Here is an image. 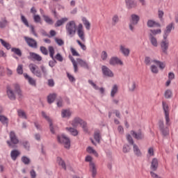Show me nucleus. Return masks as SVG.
Instances as JSON below:
<instances>
[{"instance_id": "f257e3e1", "label": "nucleus", "mask_w": 178, "mask_h": 178, "mask_svg": "<svg viewBox=\"0 0 178 178\" xmlns=\"http://www.w3.org/2000/svg\"><path fill=\"white\" fill-rule=\"evenodd\" d=\"M65 29L67 35L71 38L76 35V31H77V26L76 25V22L70 21L65 25Z\"/></svg>"}, {"instance_id": "f03ea898", "label": "nucleus", "mask_w": 178, "mask_h": 178, "mask_svg": "<svg viewBox=\"0 0 178 178\" xmlns=\"http://www.w3.org/2000/svg\"><path fill=\"white\" fill-rule=\"evenodd\" d=\"M57 140L60 144H63L64 147L67 149L70 148V139L65 136V134L58 135Z\"/></svg>"}, {"instance_id": "7ed1b4c3", "label": "nucleus", "mask_w": 178, "mask_h": 178, "mask_svg": "<svg viewBox=\"0 0 178 178\" xmlns=\"http://www.w3.org/2000/svg\"><path fill=\"white\" fill-rule=\"evenodd\" d=\"M139 22H140V16L136 14H132L131 15L130 23L129 24V30L134 32L135 30L134 26H137Z\"/></svg>"}, {"instance_id": "20e7f679", "label": "nucleus", "mask_w": 178, "mask_h": 178, "mask_svg": "<svg viewBox=\"0 0 178 178\" xmlns=\"http://www.w3.org/2000/svg\"><path fill=\"white\" fill-rule=\"evenodd\" d=\"M162 108L165 115V123L167 126H170V119L169 118V106L166 102H162Z\"/></svg>"}, {"instance_id": "39448f33", "label": "nucleus", "mask_w": 178, "mask_h": 178, "mask_svg": "<svg viewBox=\"0 0 178 178\" xmlns=\"http://www.w3.org/2000/svg\"><path fill=\"white\" fill-rule=\"evenodd\" d=\"M48 49L49 52V56L52 59V60L49 62V66H50V67H54V66H55V65L57 63L56 60L55 59V56H54V55H55V49H54V47L49 46Z\"/></svg>"}, {"instance_id": "423d86ee", "label": "nucleus", "mask_w": 178, "mask_h": 178, "mask_svg": "<svg viewBox=\"0 0 178 178\" xmlns=\"http://www.w3.org/2000/svg\"><path fill=\"white\" fill-rule=\"evenodd\" d=\"M159 127L163 137H166L169 134V128L168 127H165L163 120L159 121Z\"/></svg>"}, {"instance_id": "0eeeda50", "label": "nucleus", "mask_w": 178, "mask_h": 178, "mask_svg": "<svg viewBox=\"0 0 178 178\" xmlns=\"http://www.w3.org/2000/svg\"><path fill=\"white\" fill-rule=\"evenodd\" d=\"M24 40H25L27 45H29V47H30V48H33V49H37L38 45L37 41H35V40H34L32 38L27 37V36L24 37Z\"/></svg>"}, {"instance_id": "6e6552de", "label": "nucleus", "mask_w": 178, "mask_h": 178, "mask_svg": "<svg viewBox=\"0 0 178 178\" xmlns=\"http://www.w3.org/2000/svg\"><path fill=\"white\" fill-rule=\"evenodd\" d=\"M29 69L33 74L37 77H42V74H41V71L38 70V66H37L35 64H30Z\"/></svg>"}, {"instance_id": "1a4fd4ad", "label": "nucleus", "mask_w": 178, "mask_h": 178, "mask_svg": "<svg viewBox=\"0 0 178 178\" xmlns=\"http://www.w3.org/2000/svg\"><path fill=\"white\" fill-rule=\"evenodd\" d=\"M13 88L15 90V92H16L18 96V101H22L23 99L24 95H23V91L20 88V85H19V83H14Z\"/></svg>"}, {"instance_id": "9d476101", "label": "nucleus", "mask_w": 178, "mask_h": 178, "mask_svg": "<svg viewBox=\"0 0 178 178\" xmlns=\"http://www.w3.org/2000/svg\"><path fill=\"white\" fill-rule=\"evenodd\" d=\"M161 48L162 52L168 55V49H169V40H168V38H163V40L161 42Z\"/></svg>"}, {"instance_id": "9b49d317", "label": "nucleus", "mask_w": 178, "mask_h": 178, "mask_svg": "<svg viewBox=\"0 0 178 178\" xmlns=\"http://www.w3.org/2000/svg\"><path fill=\"white\" fill-rule=\"evenodd\" d=\"M102 71L103 75L105 76L106 77H113V72H112V70H111V69H109L106 65H102Z\"/></svg>"}, {"instance_id": "f8f14e48", "label": "nucleus", "mask_w": 178, "mask_h": 178, "mask_svg": "<svg viewBox=\"0 0 178 178\" xmlns=\"http://www.w3.org/2000/svg\"><path fill=\"white\" fill-rule=\"evenodd\" d=\"M6 94L10 101H16V94L12 88L7 87Z\"/></svg>"}, {"instance_id": "ddd939ff", "label": "nucleus", "mask_w": 178, "mask_h": 178, "mask_svg": "<svg viewBox=\"0 0 178 178\" xmlns=\"http://www.w3.org/2000/svg\"><path fill=\"white\" fill-rule=\"evenodd\" d=\"M28 59L30 60H37V62H41V60H42V57H41L40 54H37L34 52H29Z\"/></svg>"}, {"instance_id": "4468645a", "label": "nucleus", "mask_w": 178, "mask_h": 178, "mask_svg": "<svg viewBox=\"0 0 178 178\" xmlns=\"http://www.w3.org/2000/svg\"><path fill=\"white\" fill-rule=\"evenodd\" d=\"M172 29L175 30V24H173V22H171L166 26V29L164 31L163 38H168V36L169 35V34H170V32L172 31Z\"/></svg>"}, {"instance_id": "2eb2a0df", "label": "nucleus", "mask_w": 178, "mask_h": 178, "mask_svg": "<svg viewBox=\"0 0 178 178\" xmlns=\"http://www.w3.org/2000/svg\"><path fill=\"white\" fill-rule=\"evenodd\" d=\"M131 134L133 136L134 138H136V140L144 139V134L141 131V130H139L138 132H136L134 131H131Z\"/></svg>"}, {"instance_id": "dca6fc26", "label": "nucleus", "mask_w": 178, "mask_h": 178, "mask_svg": "<svg viewBox=\"0 0 178 178\" xmlns=\"http://www.w3.org/2000/svg\"><path fill=\"white\" fill-rule=\"evenodd\" d=\"M77 63L81 66V67H83V69H86L87 70H90V65L88 62L81 59L76 58Z\"/></svg>"}, {"instance_id": "f3484780", "label": "nucleus", "mask_w": 178, "mask_h": 178, "mask_svg": "<svg viewBox=\"0 0 178 178\" xmlns=\"http://www.w3.org/2000/svg\"><path fill=\"white\" fill-rule=\"evenodd\" d=\"M120 51L126 58H127V56H129V55H130V49L127 48L126 46H124L123 44H121L120 46Z\"/></svg>"}, {"instance_id": "a211bd4d", "label": "nucleus", "mask_w": 178, "mask_h": 178, "mask_svg": "<svg viewBox=\"0 0 178 178\" xmlns=\"http://www.w3.org/2000/svg\"><path fill=\"white\" fill-rule=\"evenodd\" d=\"M24 76L25 77L26 80L28 81V83L30 84V86H32L33 87H37V81L29 76L26 73H24Z\"/></svg>"}, {"instance_id": "6ab92c4d", "label": "nucleus", "mask_w": 178, "mask_h": 178, "mask_svg": "<svg viewBox=\"0 0 178 178\" xmlns=\"http://www.w3.org/2000/svg\"><path fill=\"white\" fill-rule=\"evenodd\" d=\"M110 65L111 66H115V65H123V61L119 59L118 57H112L109 60Z\"/></svg>"}, {"instance_id": "aec40b11", "label": "nucleus", "mask_w": 178, "mask_h": 178, "mask_svg": "<svg viewBox=\"0 0 178 178\" xmlns=\"http://www.w3.org/2000/svg\"><path fill=\"white\" fill-rule=\"evenodd\" d=\"M125 4L128 9L137 8V2L134 0H125Z\"/></svg>"}, {"instance_id": "412c9836", "label": "nucleus", "mask_w": 178, "mask_h": 178, "mask_svg": "<svg viewBox=\"0 0 178 178\" xmlns=\"http://www.w3.org/2000/svg\"><path fill=\"white\" fill-rule=\"evenodd\" d=\"M10 140L13 144H19V139L16 136L15 131H10Z\"/></svg>"}, {"instance_id": "4be33fe9", "label": "nucleus", "mask_w": 178, "mask_h": 178, "mask_svg": "<svg viewBox=\"0 0 178 178\" xmlns=\"http://www.w3.org/2000/svg\"><path fill=\"white\" fill-rule=\"evenodd\" d=\"M147 27H149L150 29L152 27H161V24L152 20L149 19L147 22Z\"/></svg>"}, {"instance_id": "5701e85b", "label": "nucleus", "mask_w": 178, "mask_h": 178, "mask_svg": "<svg viewBox=\"0 0 178 178\" xmlns=\"http://www.w3.org/2000/svg\"><path fill=\"white\" fill-rule=\"evenodd\" d=\"M88 83L93 87V88H95V90H99L101 94L105 93V88L98 87L92 80H88Z\"/></svg>"}, {"instance_id": "b1692460", "label": "nucleus", "mask_w": 178, "mask_h": 178, "mask_svg": "<svg viewBox=\"0 0 178 178\" xmlns=\"http://www.w3.org/2000/svg\"><path fill=\"white\" fill-rule=\"evenodd\" d=\"M82 122H83V119L79 117H76L72 121L71 124L73 127H77V126H79V124H81Z\"/></svg>"}, {"instance_id": "393cba45", "label": "nucleus", "mask_w": 178, "mask_h": 178, "mask_svg": "<svg viewBox=\"0 0 178 178\" xmlns=\"http://www.w3.org/2000/svg\"><path fill=\"white\" fill-rule=\"evenodd\" d=\"M68 20L69 19H67V17L61 18L60 19L56 21L54 26L55 27H60V26L65 24V23H66V22H67Z\"/></svg>"}, {"instance_id": "a878e982", "label": "nucleus", "mask_w": 178, "mask_h": 178, "mask_svg": "<svg viewBox=\"0 0 178 178\" xmlns=\"http://www.w3.org/2000/svg\"><path fill=\"white\" fill-rule=\"evenodd\" d=\"M68 58H69V59H70V60L74 66V73H77V72H79V67H77V63L76 62V60H74V58L73 56H72V55H69Z\"/></svg>"}, {"instance_id": "bb28decb", "label": "nucleus", "mask_w": 178, "mask_h": 178, "mask_svg": "<svg viewBox=\"0 0 178 178\" xmlns=\"http://www.w3.org/2000/svg\"><path fill=\"white\" fill-rule=\"evenodd\" d=\"M20 155V152L17 149H13L10 152V157L13 161H16L17 159V156Z\"/></svg>"}, {"instance_id": "cd10ccee", "label": "nucleus", "mask_w": 178, "mask_h": 178, "mask_svg": "<svg viewBox=\"0 0 178 178\" xmlns=\"http://www.w3.org/2000/svg\"><path fill=\"white\" fill-rule=\"evenodd\" d=\"M0 122L3 124V126H6V127H8V124L9 123V119L8 117L0 115Z\"/></svg>"}, {"instance_id": "c85d7f7f", "label": "nucleus", "mask_w": 178, "mask_h": 178, "mask_svg": "<svg viewBox=\"0 0 178 178\" xmlns=\"http://www.w3.org/2000/svg\"><path fill=\"white\" fill-rule=\"evenodd\" d=\"M61 116L62 118H70L72 116V111L70 109L62 110Z\"/></svg>"}, {"instance_id": "c756f323", "label": "nucleus", "mask_w": 178, "mask_h": 178, "mask_svg": "<svg viewBox=\"0 0 178 178\" xmlns=\"http://www.w3.org/2000/svg\"><path fill=\"white\" fill-rule=\"evenodd\" d=\"M90 168L92 172V177H95V176H97V168L95 167V164L92 162H90Z\"/></svg>"}, {"instance_id": "7c9ffc66", "label": "nucleus", "mask_w": 178, "mask_h": 178, "mask_svg": "<svg viewBox=\"0 0 178 178\" xmlns=\"http://www.w3.org/2000/svg\"><path fill=\"white\" fill-rule=\"evenodd\" d=\"M138 87V85H137V83H136V81H132L129 86V91H130V92H134L136 88Z\"/></svg>"}, {"instance_id": "2f4dec72", "label": "nucleus", "mask_w": 178, "mask_h": 178, "mask_svg": "<svg viewBox=\"0 0 178 178\" xmlns=\"http://www.w3.org/2000/svg\"><path fill=\"white\" fill-rule=\"evenodd\" d=\"M42 17L47 24H49L50 26H52V24H54V19H52V18H50L49 16L42 15Z\"/></svg>"}, {"instance_id": "473e14b6", "label": "nucleus", "mask_w": 178, "mask_h": 178, "mask_svg": "<svg viewBox=\"0 0 178 178\" xmlns=\"http://www.w3.org/2000/svg\"><path fill=\"white\" fill-rule=\"evenodd\" d=\"M133 149H134V154H135L136 156H141L142 155L141 150H140V148L136 144L133 145Z\"/></svg>"}, {"instance_id": "72a5a7b5", "label": "nucleus", "mask_w": 178, "mask_h": 178, "mask_svg": "<svg viewBox=\"0 0 178 178\" xmlns=\"http://www.w3.org/2000/svg\"><path fill=\"white\" fill-rule=\"evenodd\" d=\"M0 42H1V45H3L4 47V48H6V49H7L8 51H9V49H10V48H12V45H10V44H9V42L5 41L2 38H0Z\"/></svg>"}, {"instance_id": "f704fd0d", "label": "nucleus", "mask_w": 178, "mask_h": 178, "mask_svg": "<svg viewBox=\"0 0 178 178\" xmlns=\"http://www.w3.org/2000/svg\"><path fill=\"white\" fill-rule=\"evenodd\" d=\"M77 35L81 41H86V34L84 33V30H77Z\"/></svg>"}, {"instance_id": "c9c22d12", "label": "nucleus", "mask_w": 178, "mask_h": 178, "mask_svg": "<svg viewBox=\"0 0 178 178\" xmlns=\"http://www.w3.org/2000/svg\"><path fill=\"white\" fill-rule=\"evenodd\" d=\"M65 130L69 131L72 134V136H76L79 134V131H77V129H76L74 128L66 127Z\"/></svg>"}, {"instance_id": "e433bc0d", "label": "nucleus", "mask_w": 178, "mask_h": 178, "mask_svg": "<svg viewBox=\"0 0 178 178\" xmlns=\"http://www.w3.org/2000/svg\"><path fill=\"white\" fill-rule=\"evenodd\" d=\"M149 40H150V42H151L152 45H153V47H158V41L156 40V38L155 37H154V35H152V34L149 35Z\"/></svg>"}, {"instance_id": "4c0bfd02", "label": "nucleus", "mask_w": 178, "mask_h": 178, "mask_svg": "<svg viewBox=\"0 0 178 178\" xmlns=\"http://www.w3.org/2000/svg\"><path fill=\"white\" fill-rule=\"evenodd\" d=\"M56 99V94H55V93L50 94L47 97V102H48V104H52L55 101Z\"/></svg>"}, {"instance_id": "58836bf2", "label": "nucleus", "mask_w": 178, "mask_h": 178, "mask_svg": "<svg viewBox=\"0 0 178 178\" xmlns=\"http://www.w3.org/2000/svg\"><path fill=\"white\" fill-rule=\"evenodd\" d=\"M57 162L60 166L63 168L65 170H66V163H65V161L62 159L60 157H57Z\"/></svg>"}, {"instance_id": "ea45409f", "label": "nucleus", "mask_w": 178, "mask_h": 178, "mask_svg": "<svg viewBox=\"0 0 178 178\" xmlns=\"http://www.w3.org/2000/svg\"><path fill=\"white\" fill-rule=\"evenodd\" d=\"M82 22L86 26V30H90V29H91V24L90 23V22H88V20H87V18L83 17Z\"/></svg>"}, {"instance_id": "a19ab883", "label": "nucleus", "mask_w": 178, "mask_h": 178, "mask_svg": "<svg viewBox=\"0 0 178 178\" xmlns=\"http://www.w3.org/2000/svg\"><path fill=\"white\" fill-rule=\"evenodd\" d=\"M94 138L98 144L101 142V134L99 133V131H96L94 134Z\"/></svg>"}, {"instance_id": "79ce46f5", "label": "nucleus", "mask_w": 178, "mask_h": 178, "mask_svg": "<svg viewBox=\"0 0 178 178\" xmlns=\"http://www.w3.org/2000/svg\"><path fill=\"white\" fill-rule=\"evenodd\" d=\"M11 52H14L15 54V55H17V56H19V58L22 55V50H20V49H19V48L13 47L11 49Z\"/></svg>"}, {"instance_id": "37998d69", "label": "nucleus", "mask_w": 178, "mask_h": 178, "mask_svg": "<svg viewBox=\"0 0 178 178\" xmlns=\"http://www.w3.org/2000/svg\"><path fill=\"white\" fill-rule=\"evenodd\" d=\"M118 92V85H114L111 89V97L115 98V95Z\"/></svg>"}, {"instance_id": "c03bdc74", "label": "nucleus", "mask_w": 178, "mask_h": 178, "mask_svg": "<svg viewBox=\"0 0 178 178\" xmlns=\"http://www.w3.org/2000/svg\"><path fill=\"white\" fill-rule=\"evenodd\" d=\"M119 23V16L118 15H114L112 17V26H116Z\"/></svg>"}, {"instance_id": "a18cd8bd", "label": "nucleus", "mask_w": 178, "mask_h": 178, "mask_svg": "<svg viewBox=\"0 0 178 178\" xmlns=\"http://www.w3.org/2000/svg\"><path fill=\"white\" fill-rule=\"evenodd\" d=\"M80 126L82 127V129L85 133H88V127L87 122H86V121L82 120Z\"/></svg>"}, {"instance_id": "49530a36", "label": "nucleus", "mask_w": 178, "mask_h": 178, "mask_svg": "<svg viewBox=\"0 0 178 178\" xmlns=\"http://www.w3.org/2000/svg\"><path fill=\"white\" fill-rule=\"evenodd\" d=\"M154 63H155L156 65H157V66H159V67L160 69H161V70H163V69H165V63L159 61V60H153Z\"/></svg>"}, {"instance_id": "de8ad7c7", "label": "nucleus", "mask_w": 178, "mask_h": 178, "mask_svg": "<svg viewBox=\"0 0 178 178\" xmlns=\"http://www.w3.org/2000/svg\"><path fill=\"white\" fill-rule=\"evenodd\" d=\"M21 21L26 26V27H30V24H29V21L27 20V18L24 17L22 14H21Z\"/></svg>"}, {"instance_id": "09e8293b", "label": "nucleus", "mask_w": 178, "mask_h": 178, "mask_svg": "<svg viewBox=\"0 0 178 178\" xmlns=\"http://www.w3.org/2000/svg\"><path fill=\"white\" fill-rule=\"evenodd\" d=\"M172 92L170 90H167L164 92V97L166 98V99H170V98H172Z\"/></svg>"}, {"instance_id": "8fccbe9b", "label": "nucleus", "mask_w": 178, "mask_h": 178, "mask_svg": "<svg viewBox=\"0 0 178 178\" xmlns=\"http://www.w3.org/2000/svg\"><path fill=\"white\" fill-rule=\"evenodd\" d=\"M18 116L23 118V119H27V115L23 110H17Z\"/></svg>"}, {"instance_id": "3c124183", "label": "nucleus", "mask_w": 178, "mask_h": 178, "mask_svg": "<svg viewBox=\"0 0 178 178\" xmlns=\"http://www.w3.org/2000/svg\"><path fill=\"white\" fill-rule=\"evenodd\" d=\"M131 149V147H130V145H124L122 147V152H124V154H127V152H130Z\"/></svg>"}, {"instance_id": "603ef678", "label": "nucleus", "mask_w": 178, "mask_h": 178, "mask_svg": "<svg viewBox=\"0 0 178 178\" xmlns=\"http://www.w3.org/2000/svg\"><path fill=\"white\" fill-rule=\"evenodd\" d=\"M87 152H88L89 154H93L94 155H95V156H98V153L97 152V151L93 149L92 147H88Z\"/></svg>"}, {"instance_id": "864d4df0", "label": "nucleus", "mask_w": 178, "mask_h": 178, "mask_svg": "<svg viewBox=\"0 0 178 178\" xmlns=\"http://www.w3.org/2000/svg\"><path fill=\"white\" fill-rule=\"evenodd\" d=\"M22 145L24 148L26 149V151H30V143L27 140L22 142Z\"/></svg>"}, {"instance_id": "5fc2aeb1", "label": "nucleus", "mask_w": 178, "mask_h": 178, "mask_svg": "<svg viewBox=\"0 0 178 178\" xmlns=\"http://www.w3.org/2000/svg\"><path fill=\"white\" fill-rule=\"evenodd\" d=\"M127 140L128 143L130 144V145H134V140H133V138L130 134L127 135Z\"/></svg>"}, {"instance_id": "6e6d98bb", "label": "nucleus", "mask_w": 178, "mask_h": 178, "mask_svg": "<svg viewBox=\"0 0 178 178\" xmlns=\"http://www.w3.org/2000/svg\"><path fill=\"white\" fill-rule=\"evenodd\" d=\"M22 161L24 165H29L30 163V159L26 156L22 157Z\"/></svg>"}, {"instance_id": "4d7b16f0", "label": "nucleus", "mask_w": 178, "mask_h": 178, "mask_svg": "<svg viewBox=\"0 0 178 178\" xmlns=\"http://www.w3.org/2000/svg\"><path fill=\"white\" fill-rule=\"evenodd\" d=\"M150 70L152 72H153L154 74H158L159 70H158V67H156L155 65H152L150 67Z\"/></svg>"}, {"instance_id": "13d9d810", "label": "nucleus", "mask_w": 178, "mask_h": 178, "mask_svg": "<svg viewBox=\"0 0 178 178\" xmlns=\"http://www.w3.org/2000/svg\"><path fill=\"white\" fill-rule=\"evenodd\" d=\"M150 32L152 34V35H156V34H161L162 33V31L161 29H151Z\"/></svg>"}, {"instance_id": "bf43d9fd", "label": "nucleus", "mask_w": 178, "mask_h": 178, "mask_svg": "<svg viewBox=\"0 0 178 178\" xmlns=\"http://www.w3.org/2000/svg\"><path fill=\"white\" fill-rule=\"evenodd\" d=\"M49 124L51 133H52V134H55V129H56V127H54L52 121H50Z\"/></svg>"}, {"instance_id": "052dcab7", "label": "nucleus", "mask_w": 178, "mask_h": 178, "mask_svg": "<svg viewBox=\"0 0 178 178\" xmlns=\"http://www.w3.org/2000/svg\"><path fill=\"white\" fill-rule=\"evenodd\" d=\"M33 20L35 23H41V17L38 15H33Z\"/></svg>"}, {"instance_id": "680f3d73", "label": "nucleus", "mask_w": 178, "mask_h": 178, "mask_svg": "<svg viewBox=\"0 0 178 178\" xmlns=\"http://www.w3.org/2000/svg\"><path fill=\"white\" fill-rule=\"evenodd\" d=\"M8 26V21L6 19H3V21L0 22V28L5 29Z\"/></svg>"}, {"instance_id": "e2e57ef3", "label": "nucleus", "mask_w": 178, "mask_h": 178, "mask_svg": "<svg viewBox=\"0 0 178 178\" xmlns=\"http://www.w3.org/2000/svg\"><path fill=\"white\" fill-rule=\"evenodd\" d=\"M17 73L18 74H23V65H19L17 68Z\"/></svg>"}, {"instance_id": "0e129e2a", "label": "nucleus", "mask_w": 178, "mask_h": 178, "mask_svg": "<svg viewBox=\"0 0 178 178\" xmlns=\"http://www.w3.org/2000/svg\"><path fill=\"white\" fill-rule=\"evenodd\" d=\"M54 58L56 59V60H58V62H63V57L62 56V55H60V53H58Z\"/></svg>"}, {"instance_id": "69168bd1", "label": "nucleus", "mask_w": 178, "mask_h": 178, "mask_svg": "<svg viewBox=\"0 0 178 178\" xmlns=\"http://www.w3.org/2000/svg\"><path fill=\"white\" fill-rule=\"evenodd\" d=\"M55 41L56 44H58V45H59L60 47H62V45L65 44V42L62 39H59L58 38H55Z\"/></svg>"}, {"instance_id": "338daca9", "label": "nucleus", "mask_w": 178, "mask_h": 178, "mask_svg": "<svg viewBox=\"0 0 178 178\" xmlns=\"http://www.w3.org/2000/svg\"><path fill=\"white\" fill-rule=\"evenodd\" d=\"M70 51H71L73 56H80V54H79V52H77V51H76V49L74 48L71 47Z\"/></svg>"}, {"instance_id": "774afa93", "label": "nucleus", "mask_w": 178, "mask_h": 178, "mask_svg": "<svg viewBox=\"0 0 178 178\" xmlns=\"http://www.w3.org/2000/svg\"><path fill=\"white\" fill-rule=\"evenodd\" d=\"M40 52H42L43 55H48V50L47 49V47L44 46L40 47Z\"/></svg>"}]
</instances>
